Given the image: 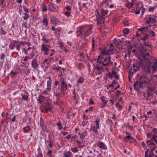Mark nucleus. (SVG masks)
Here are the masks:
<instances>
[{"label": "nucleus", "instance_id": "nucleus-1", "mask_svg": "<svg viewBox=\"0 0 157 157\" xmlns=\"http://www.w3.org/2000/svg\"><path fill=\"white\" fill-rule=\"evenodd\" d=\"M143 61H136L133 65V67L134 71L136 72L140 69L139 67L141 65L143 70L146 72L149 73L150 71L152 63H153L151 68L153 73L156 71L157 70V62L156 63L151 62L149 60L145 59H143Z\"/></svg>", "mask_w": 157, "mask_h": 157}, {"label": "nucleus", "instance_id": "nucleus-2", "mask_svg": "<svg viewBox=\"0 0 157 157\" xmlns=\"http://www.w3.org/2000/svg\"><path fill=\"white\" fill-rule=\"evenodd\" d=\"M105 55H102V56L99 55L98 58V61L97 62H99L104 66H106L108 65H112L113 63L111 61V57L110 56L104 57Z\"/></svg>", "mask_w": 157, "mask_h": 157}, {"label": "nucleus", "instance_id": "nucleus-3", "mask_svg": "<svg viewBox=\"0 0 157 157\" xmlns=\"http://www.w3.org/2000/svg\"><path fill=\"white\" fill-rule=\"evenodd\" d=\"M147 49L143 46L140 48L139 52L140 54V56H139L138 57L140 60L143 61V59H146V56H149L150 55L149 53L147 51Z\"/></svg>", "mask_w": 157, "mask_h": 157}, {"label": "nucleus", "instance_id": "nucleus-4", "mask_svg": "<svg viewBox=\"0 0 157 157\" xmlns=\"http://www.w3.org/2000/svg\"><path fill=\"white\" fill-rule=\"evenodd\" d=\"M99 49L101 51V52L100 53L101 55H108L114 54L113 52H111L114 50L113 47H109V48L108 50H106L105 48L103 49L102 48H100Z\"/></svg>", "mask_w": 157, "mask_h": 157}, {"label": "nucleus", "instance_id": "nucleus-5", "mask_svg": "<svg viewBox=\"0 0 157 157\" xmlns=\"http://www.w3.org/2000/svg\"><path fill=\"white\" fill-rule=\"evenodd\" d=\"M48 8L51 11L55 12L57 11L58 7L53 3L50 2L48 4Z\"/></svg>", "mask_w": 157, "mask_h": 157}, {"label": "nucleus", "instance_id": "nucleus-6", "mask_svg": "<svg viewBox=\"0 0 157 157\" xmlns=\"http://www.w3.org/2000/svg\"><path fill=\"white\" fill-rule=\"evenodd\" d=\"M138 85H139V87L140 88H143V87H144V85H143V84L142 83L141 81H136L135 82L134 84L133 87L134 88V89L135 90L137 91L139 90V88H136V86Z\"/></svg>", "mask_w": 157, "mask_h": 157}, {"label": "nucleus", "instance_id": "nucleus-7", "mask_svg": "<svg viewBox=\"0 0 157 157\" xmlns=\"http://www.w3.org/2000/svg\"><path fill=\"white\" fill-rule=\"evenodd\" d=\"M47 47H49V45H45L44 44H43L41 46V50L44 52V54L45 55H47L49 53V49Z\"/></svg>", "mask_w": 157, "mask_h": 157}, {"label": "nucleus", "instance_id": "nucleus-8", "mask_svg": "<svg viewBox=\"0 0 157 157\" xmlns=\"http://www.w3.org/2000/svg\"><path fill=\"white\" fill-rule=\"evenodd\" d=\"M97 145L98 147L102 149L105 150L107 149L106 145L103 142H101L100 140L97 142Z\"/></svg>", "mask_w": 157, "mask_h": 157}, {"label": "nucleus", "instance_id": "nucleus-9", "mask_svg": "<svg viewBox=\"0 0 157 157\" xmlns=\"http://www.w3.org/2000/svg\"><path fill=\"white\" fill-rule=\"evenodd\" d=\"M100 10L101 15V17H100V19H104L105 15L107 14L108 12V10H105L103 8H102L101 9H100Z\"/></svg>", "mask_w": 157, "mask_h": 157}, {"label": "nucleus", "instance_id": "nucleus-10", "mask_svg": "<svg viewBox=\"0 0 157 157\" xmlns=\"http://www.w3.org/2000/svg\"><path fill=\"white\" fill-rule=\"evenodd\" d=\"M154 91L153 87H148L147 89L146 92L147 94V97L148 98L152 95V93Z\"/></svg>", "mask_w": 157, "mask_h": 157}, {"label": "nucleus", "instance_id": "nucleus-11", "mask_svg": "<svg viewBox=\"0 0 157 157\" xmlns=\"http://www.w3.org/2000/svg\"><path fill=\"white\" fill-rule=\"evenodd\" d=\"M97 25L98 27H101L103 26L104 25V21H105L104 19H100V18H97Z\"/></svg>", "mask_w": 157, "mask_h": 157}, {"label": "nucleus", "instance_id": "nucleus-12", "mask_svg": "<svg viewBox=\"0 0 157 157\" xmlns=\"http://www.w3.org/2000/svg\"><path fill=\"white\" fill-rule=\"evenodd\" d=\"M38 62L37 60L34 58L32 62V65L34 69L37 68L39 66V65L37 63Z\"/></svg>", "mask_w": 157, "mask_h": 157}, {"label": "nucleus", "instance_id": "nucleus-13", "mask_svg": "<svg viewBox=\"0 0 157 157\" xmlns=\"http://www.w3.org/2000/svg\"><path fill=\"white\" fill-rule=\"evenodd\" d=\"M61 79L63 80L61 81L60 84L61 85V86L60 87L63 89H65V90H67V84L65 82L64 79L63 78H61Z\"/></svg>", "mask_w": 157, "mask_h": 157}, {"label": "nucleus", "instance_id": "nucleus-14", "mask_svg": "<svg viewBox=\"0 0 157 157\" xmlns=\"http://www.w3.org/2000/svg\"><path fill=\"white\" fill-rule=\"evenodd\" d=\"M48 78L49 79V80L47 82V89L48 91H50L51 90V84H52V80L51 77H48Z\"/></svg>", "mask_w": 157, "mask_h": 157}, {"label": "nucleus", "instance_id": "nucleus-15", "mask_svg": "<svg viewBox=\"0 0 157 157\" xmlns=\"http://www.w3.org/2000/svg\"><path fill=\"white\" fill-rule=\"evenodd\" d=\"M98 129L96 127L91 126L90 129L89 131H92L95 134H97L98 132Z\"/></svg>", "mask_w": 157, "mask_h": 157}, {"label": "nucleus", "instance_id": "nucleus-16", "mask_svg": "<svg viewBox=\"0 0 157 157\" xmlns=\"http://www.w3.org/2000/svg\"><path fill=\"white\" fill-rule=\"evenodd\" d=\"M51 21L52 23L55 24L59 22V19L56 17L53 16L51 17Z\"/></svg>", "mask_w": 157, "mask_h": 157}, {"label": "nucleus", "instance_id": "nucleus-17", "mask_svg": "<svg viewBox=\"0 0 157 157\" xmlns=\"http://www.w3.org/2000/svg\"><path fill=\"white\" fill-rule=\"evenodd\" d=\"M124 140L125 141H128L131 140H134L135 141H136V139L129 135H128L127 136H126L124 137Z\"/></svg>", "mask_w": 157, "mask_h": 157}, {"label": "nucleus", "instance_id": "nucleus-18", "mask_svg": "<svg viewBox=\"0 0 157 157\" xmlns=\"http://www.w3.org/2000/svg\"><path fill=\"white\" fill-rule=\"evenodd\" d=\"M91 29L92 27L89 28L88 29L84 32V33H83V35L84 36H89L91 33Z\"/></svg>", "mask_w": 157, "mask_h": 157}, {"label": "nucleus", "instance_id": "nucleus-19", "mask_svg": "<svg viewBox=\"0 0 157 157\" xmlns=\"http://www.w3.org/2000/svg\"><path fill=\"white\" fill-rule=\"evenodd\" d=\"M23 130L25 133L29 132V131L31 130V128L29 126H27L26 127H24L23 128Z\"/></svg>", "mask_w": 157, "mask_h": 157}, {"label": "nucleus", "instance_id": "nucleus-20", "mask_svg": "<svg viewBox=\"0 0 157 157\" xmlns=\"http://www.w3.org/2000/svg\"><path fill=\"white\" fill-rule=\"evenodd\" d=\"M146 142H147V145L149 147H152V146H154V147H156V145L154 143L152 142H149L148 141V140H147Z\"/></svg>", "mask_w": 157, "mask_h": 157}, {"label": "nucleus", "instance_id": "nucleus-21", "mask_svg": "<svg viewBox=\"0 0 157 157\" xmlns=\"http://www.w3.org/2000/svg\"><path fill=\"white\" fill-rule=\"evenodd\" d=\"M63 157H70L71 156L72 153L70 151V150L63 153Z\"/></svg>", "mask_w": 157, "mask_h": 157}, {"label": "nucleus", "instance_id": "nucleus-22", "mask_svg": "<svg viewBox=\"0 0 157 157\" xmlns=\"http://www.w3.org/2000/svg\"><path fill=\"white\" fill-rule=\"evenodd\" d=\"M101 101H102L103 104L106 105L108 102V101L106 100V97L104 96H102L101 98Z\"/></svg>", "mask_w": 157, "mask_h": 157}, {"label": "nucleus", "instance_id": "nucleus-23", "mask_svg": "<svg viewBox=\"0 0 157 157\" xmlns=\"http://www.w3.org/2000/svg\"><path fill=\"white\" fill-rule=\"evenodd\" d=\"M87 132L86 131H85L83 133L81 134L80 135V138L82 140H83L86 136Z\"/></svg>", "mask_w": 157, "mask_h": 157}, {"label": "nucleus", "instance_id": "nucleus-24", "mask_svg": "<svg viewBox=\"0 0 157 157\" xmlns=\"http://www.w3.org/2000/svg\"><path fill=\"white\" fill-rule=\"evenodd\" d=\"M94 69H97L98 71H103V68L102 66H98L97 65H94Z\"/></svg>", "mask_w": 157, "mask_h": 157}, {"label": "nucleus", "instance_id": "nucleus-25", "mask_svg": "<svg viewBox=\"0 0 157 157\" xmlns=\"http://www.w3.org/2000/svg\"><path fill=\"white\" fill-rule=\"evenodd\" d=\"M112 75H113L115 78V79H119V75L117 74V72L116 71H112Z\"/></svg>", "mask_w": 157, "mask_h": 157}, {"label": "nucleus", "instance_id": "nucleus-26", "mask_svg": "<svg viewBox=\"0 0 157 157\" xmlns=\"http://www.w3.org/2000/svg\"><path fill=\"white\" fill-rule=\"evenodd\" d=\"M100 122V119L99 118H98L95 121V122L97 128L99 129V123Z\"/></svg>", "mask_w": 157, "mask_h": 157}, {"label": "nucleus", "instance_id": "nucleus-27", "mask_svg": "<svg viewBox=\"0 0 157 157\" xmlns=\"http://www.w3.org/2000/svg\"><path fill=\"white\" fill-rule=\"evenodd\" d=\"M47 104H49L48 103H47L46 105H45L44 108L46 111L48 112V111H51L52 110V108L51 107H48L46 105Z\"/></svg>", "mask_w": 157, "mask_h": 157}, {"label": "nucleus", "instance_id": "nucleus-28", "mask_svg": "<svg viewBox=\"0 0 157 157\" xmlns=\"http://www.w3.org/2000/svg\"><path fill=\"white\" fill-rule=\"evenodd\" d=\"M23 14L25 15V16H24L23 17L25 20H27L30 18V15L27 13H23Z\"/></svg>", "mask_w": 157, "mask_h": 157}, {"label": "nucleus", "instance_id": "nucleus-29", "mask_svg": "<svg viewBox=\"0 0 157 157\" xmlns=\"http://www.w3.org/2000/svg\"><path fill=\"white\" fill-rule=\"evenodd\" d=\"M43 23L44 25L47 26L48 25V19L46 17H44L43 18Z\"/></svg>", "mask_w": 157, "mask_h": 157}, {"label": "nucleus", "instance_id": "nucleus-30", "mask_svg": "<svg viewBox=\"0 0 157 157\" xmlns=\"http://www.w3.org/2000/svg\"><path fill=\"white\" fill-rule=\"evenodd\" d=\"M65 89H63L62 88H61V87H59V94L60 95H65Z\"/></svg>", "mask_w": 157, "mask_h": 157}, {"label": "nucleus", "instance_id": "nucleus-31", "mask_svg": "<svg viewBox=\"0 0 157 157\" xmlns=\"http://www.w3.org/2000/svg\"><path fill=\"white\" fill-rule=\"evenodd\" d=\"M79 27H80V29L79 30H78V31H77V33H79L77 35V36H80L82 34H83V31H82V30H81V29L82 28V26H80Z\"/></svg>", "mask_w": 157, "mask_h": 157}, {"label": "nucleus", "instance_id": "nucleus-32", "mask_svg": "<svg viewBox=\"0 0 157 157\" xmlns=\"http://www.w3.org/2000/svg\"><path fill=\"white\" fill-rule=\"evenodd\" d=\"M149 37V35L148 34H145L143 37L140 38L141 40L143 41L146 40Z\"/></svg>", "mask_w": 157, "mask_h": 157}, {"label": "nucleus", "instance_id": "nucleus-33", "mask_svg": "<svg viewBox=\"0 0 157 157\" xmlns=\"http://www.w3.org/2000/svg\"><path fill=\"white\" fill-rule=\"evenodd\" d=\"M84 79L82 77H80L77 80V82L79 83H82L84 81Z\"/></svg>", "mask_w": 157, "mask_h": 157}, {"label": "nucleus", "instance_id": "nucleus-34", "mask_svg": "<svg viewBox=\"0 0 157 157\" xmlns=\"http://www.w3.org/2000/svg\"><path fill=\"white\" fill-rule=\"evenodd\" d=\"M47 10V8L46 6L43 3L42 5V11L44 12L46 11Z\"/></svg>", "mask_w": 157, "mask_h": 157}, {"label": "nucleus", "instance_id": "nucleus-35", "mask_svg": "<svg viewBox=\"0 0 157 157\" xmlns=\"http://www.w3.org/2000/svg\"><path fill=\"white\" fill-rule=\"evenodd\" d=\"M23 8L24 10V11L25 12V13H28L29 12L30 10L27 8L26 6H23Z\"/></svg>", "mask_w": 157, "mask_h": 157}, {"label": "nucleus", "instance_id": "nucleus-36", "mask_svg": "<svg viewBox=\"0 0 157 157\" xmlns=\"http://www.w3.org/2000/svg\"><path fill=\"white\" fill-rule=\"evenodd\" d=\"M76 142L77 143V144L78 145V147H79L83 148L84 147V146H82L81 145H79L81 144H82V142L81 141H80L78 140H77L76 141Z\"/></svg>", "mask_w": 157, "mask_h": 157}, {"label": "nucleus", "instance_id": "nucleus-37", "mask_svg": "<svg viewBox=\"0 0 157 157\" xmlns=\"http://www.w3.org/2000/svg\"><path fill=\"white\" fill-rule=\"evenodd\" d=\"M42 40L43 41H44L45 43H48L50 41L49 39L47 40L46 39V36L45 35L43 36Z\"/></svg>", "mask_w": 157, "mask_h": 157}, {"label": "nucleus", "instance_id": "nucleus-38", "mask_svg": "<svg viewBox=\"0 0 157 157\" xmlns=\"http://www.w3.org/2000/svg\"><path fill=\"white\" fill-rule=\"evenodd\" d=\"M148 81L149 80H148V81L146 80H144L143 81V82H141L144 85V87L146 86H147L148 84Z\"/></svg>", "mask_w": 157, "mask_h": 157}, {"label": "nucleus", "instance_id": "nucleus-39", "mask_svg": "<svg viewBox=\"0 0 157 157\" xmlns=\"http://www.w3.org/2000/svg\"><path fill=\"white\" fill-rule=\"evenodd\" d=\"M100 9L98 10V9H96L95 10V13H97V14L98 16L97 18H100V17H101L100 13Z\"/></svg>", "mask_w": 157, "mask_h": 157}, {"label": "nucleus", "instance_id": "nucleus-40", "mask_svg": "<svg viewBox=\"0 0 157 157\" xmlns=\"http://www.w3.org/2000/svg\"><path fill=\"white\" fill-rule=\"evenodd\" d=\"M52 150H49L48 151V152L46 153V155H48L49 156V157H52Z\"/></svg>", "mask_w": 157, "mask_h": 157}, {"label": "nucleus", "instance_id": "nucleus-41", "mask_svg": "<svg viewBox=\"0 0 157 157\" xmlns=\"http://www.w3.org/2000/svg\"><path fill=\"white\" fill-rule=\"evenodd\" d=\"M15 45V43H10L9 45V47L11 49H13Z\"/></svg>", "mask_w": 157, "mask_h": 157}, {"label": "nucleus", "instance_id": "nucleus-42", "mask_svg": "<svg viewBox=\"0 0 157 157\" xmlns=\"http://www.w3.org/2000/svg\"><path fill=\"white\" fill-rule=\"evenodd\" d=\"M148 19H149V21L151 22L155 23L156 21V19L153 18H151L150 17H148Z\"/></svg>", "mask_w": 157, "mask_h": 157}, {"label": "nucleus", "instance_id": "nucleus-43", "mask_svg": "<svg viewBox=\"0 0 157 157\" xmlns=\"http://www.w3.org/2000/svg\"><path fill=\"white\" fill-rule=\"evenodd\" d=\"M36 157H43L42 153L38 151V152L36 155Z\"/></svg>", "mask_w": 157, "mask_h": 157}, {"label": "nucleus", "instance_id": "nucleus-44", "mask_svg": "<svg viewBox=\"0 0 157 157\" xmlns=\"http://www.w3.org/2000/svg\"><path fill=\"white\" fill-rule=\"evenodd\" d=\"M156 7V6H155L154 7H150L148 8V11L150 12L151 11H153L154 10L155 8Z\"/></svg>", "mask_w": 157, "mask_h": 157}, {"label": "nucleus", "instance_id": "nucleus-45", "mask_svg": "<svg viewBox=\"0 0 157 157\" xmlns=\"http://www.w3.org/2000/svg\"><path fill=\"white\" fill-rule=\"evenodd\" d=\"M129 29L128 28H125L123 30V32L124 34H127L128 33Z\"/></svg>", "mask_w": 157, "mask_h": 157}, {"label": "nucleus", "instance_id": "nucleus-46", "mask_svg": "<svg viewBox=\"0 0 157 157\" xmlns=\"http://www.w3.org/2000/svg\"><path fill=\"white\" fill-rule=\"evenodd\" d=\"M144 45L147 47H150L151 46V44L148 43V42H143Z\"/></svg>", "mask_w": 157, "mask_h": 157}, {"label": "nucleus", "instance_id": "nucleus-47", "mask_svg": "<svg viewBox=\"0 0 157 157\" xmlns=\"http://www.w3.org/2000/svg\"><path fill=\"white\" fill-rule=\"evenodd\" d=\"M46 142H49V144H48V145L50 147V148H52L53 146V144H52V140H49V141H48L46 140L45 141V143H46Z\"/></svg>", "mask_w": 157, "mask_h": 157}, {"label": "nucleus", "instance_id": "nucleus-48", "mask_svg": "<svg viewBox=\"0 0 157 157\" xmlns=\"http://www.w3.org/2000/svg\"><path fill=\"white\" fill-rule=\"evenodd\" d=\"M28 96L22 94V99L27 100L28 99Z\"/></svg>", "mask_w": 157, "mask_h": 157}, {"label": "nucleus", "instance_id": "nucleus-49", "mask_svg": "<svg viewBox=\"0 0 157 157\" xmlns=\"http://www.w3.org/2000/svg\"><path fill=\"white\" fill-rule=\"evenodd\" d=\"M156 147H153L151 150V151L149 153V155H153L154 151L155 150Z\"/></svg>", "mask_w": 157, "mask_h": 157}, {"label": "nucleus", "instance_id": "nucleus-50", "mask_svg": "<svg viewBox=\"0 0 157 157\" xmlns=\"http://www.w3.org/2000/svg\"><path fill=\"white\" fill-rule=\"evenodd\" d=\"M71 151L74 152H77L78 151V148L75 147L71 148Z\"/></svg>", "mask_w": 157, "mask_h": 157}, {"label": "nucleus", "instance_id": "nucleus-51", "mask_svg": "<svg viewBox=\"0 0 157 157\" xmlns=\"http://www.w3.org/2000/svg\"><path fill=\"white\" fill-rule=\"evenodd\" d=\"M141 29L142 33L144 32L147 31L148 29V28H146L145 27H142L141 28Z\"/></svg>", "mask_w": 157, "mask_h": 157}, {"label": "nucleus", "instance_id": "nucleus-52", "mask_svg": "<svg viewBox=\"0 0 157 157\" xmlns=\"http://www.w3.org/2000/svg\"><path fill=\"white\" fill-rule=\"evenodd\" d=\"M121 93V91L117 90V94L115 95V97L116 98H117L118 97L119 95Z\"/></svg>", "mask_w": 157, "mask_h": 157}, {"label": "nucleus", "instance_id": "nucleus-53", "mask_svg": "<svg viewBox=\"0 0 157 157\" xmlns=\"http://www.w3.org/2000/svg\"><path fill=\"white\" fill-rule=\"evenodd\" d=\"M120 88V85L119 84H118L117 86V87L115 88H114L113 89V90H111L109 92L110 93H111L112 92H113L114 91V90H117V89L118 88Z\"/></svg>", "mask_w": 157, "mask_h": 157}, {"label": "nucleus", "instance_id": "nucleus-54", "mask_svg": "<svg viewBox=\"0 0 157 157\" xmlns=\"http://www.w3.org/2000/svg\"><path fill=\"white\" fill-rule=\"evenodd\" d=\"M150 150L148 149H146V151L145 152V157H148V153L149 151Z\"/></svg>", "mask_w": 157, "mask_h": 157}, {"label": "nucleus", "instance_id": "nucleus-55", "mask_svg": "<svg viewBox=\"0 0 157 157\" xmlns=\"http://www.w3.org/2000/svg\"><path fill=\"white\" fill-rule=\"evenodd\" d=\"M27 51V49H26L25 48H23L22 50V52H24V53L26 55L28 54Z\"/></svg>", "mask_w": 157, "mask_h": 157}, {"label": "nucleus", "instance_id": "nucleus-56", "mask_svg": "<svg viewBox=\"0 0 157 157\" xmlns=\"http://www.w3.org/2000/svg\"><path fill=\"white\" fill-rule=\"evenodd\" d=\"M27 25H28V23H27V22H25L23 23L22 25V26H23L25 28H27Z\"/></svg>", "mask_w": 157, "mask_h": 157}, {"label": "nucleus", "instance_id": "nucleus-57", "mask_svg": "<svg viewBox=\"0 0 157 157\" xmlns=\"http://www.w3.org/2000/svg\"><path fill=\"white\" fill-rule=\"evenodd\" d=\"M66 9L67 10H71V8L70 6L67 5L66 7Z\"/></svg>", "mask_w": 157, "mask_h": 157}, {"label": "nucleus", "instance_id": "nucleus-58", "mask_svg": "<svg viewBox=\"0 0 157 157\" xmlns=\"http://www.w3.org/2000/svg\"><path fill=\"white\" fill-rule=\"evenodd\" d=\"M119 39H117V38H115L114 39V43L116 44V45H117V43L119 42V41H118L119 40Z\"/></svg>", "mask_w": 157, "mask_h": 157}, {"label": "nucleus", "instance_id": "nucleus-59", "mask_svg": "<svg viewBox=\"0 0 157 157\" xmlns=\"http://www.w3.org/2000/svg\"><path fill=\"white\" fill-rule=\"evenodd\" d=\"M30 59V57L29 56H25L23 59L24 61H28V59Z\"/></svg>", "mask_w": 157, "mask_h": 157}, {"label": "nucleus", "instance_id": "nucleus-60", "mask_svg": "<svg viewBox=\"0 0 157 157\" xmlns=\"http://www.w3.org/2000/svg\"><path fill=\"white\" fill-rule=\"evenodd\" d=\"M71 13L69 12H66L65 13V15L67 17H69L70 16Z\"/></svg>", "mask_w": 157, "mask_h": 157}, {"label": "nucleus", "instance_id": "nucleus-61", "mask_svg": "<svg viewBox=\"0 0 157 157\" xmlns=\"http://www.w3.org/2000/svg\"><path fill=\"white\" fill-rule=\"evenodd\" d=\"M37 100L38 101L39 103H42L43 101L41 98L40 97V96L39 97Z\"/></svg>", "mask_w": 157, "mask_h": 157}, {"label": "nucleus", "instance_id": "nucleus-62", "mask_svg": "<svg viewBox=\"0 0 157 157\" xmlns=\"http://www.w3.org/2000/svg\"><path fill=\"white\" fill-rule=\"evenodd\" d=\"M149 33L151 35H152L153 36H155V32L153 31H151L149 32Z\"/></svg>", "mask_w": 157, "mask_h": 157}, {"label": "nucleus", "instance_id": "nucleus-63", "mask_svg": "<svg viewBox=\"0 0 157 157\" xmlns=\"http://www.w3.org/2000/svg\"><path fill=\"white\" fill-rule=\"evenodd\" d=\"M5 58V55L4 53L2 54V55L0 56V59L2 60H4Z\"/></svg>", "mask_w": 157, "mask_h": 157}, {"label": "nucleus", "instance_id": "nucleus-64", "mask_svg": "<svg viewBox=\"0 0 157 157\" xmlns=\"http://www.w3.org/2000/svg\"><path fill=\"white\" fill-rule=\"evenodd\" d=\"M152 131L155 133L157 134V128H154L152 129Z\"/></svg>", "mask_w": 157, "mask_h": 157}]
</instances>
